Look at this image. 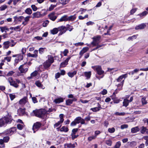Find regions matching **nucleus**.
I'll list each match as a JSON object with an SVG mask.
<instances>
[{
    "label": "nucleus",
    "instance_id": "69168bd1",
    "mask_svg": "<svg viewBox=\"0 0 148 148\" xmlns=\"http://www.w3.org/2000/svg\"><path fill=\"white\" fill-rule=\"evenodd\" d=\"M3 139L4 143H7L9 141L10 138L8 136L5 137H4Z\"/></svg>",
    "mask_w": 148,
    "mask_h": 148
},
{
    "label": "nucleus",
    "instance_id": "20e7f679",
    "mask_svg": "<svg viewBox=\"0 0 148 148\" xmlns=\"http://www.w3.org/2000/svg\"><path fill=\"white\" fill-rule=\"evenodd\" d=\"M92 68L96 71L97 74L99 75H104V71L102 70L101 67L99 66H92Z\"/></svg>",
    "mask_w": 148,
    "mask_h": 148
},
{
    "label": "nucleus",
    "instance_id": "f03ea898",
    "mask_svg": "<svg viewBox=\"0 0 148 148\" xmlns=\"http://www.w3.org/2000/svg\"><path fill=\"white\" fill-rule=\"evenodd\" d=\"M46 110L44 109H40L38 110H34L32 113L37 117L40 118L43 117L45 114L46 113Z\"/></svg>",
    "mask_w": 148,
    "mask_h": 148
},
{
    "label": "nucleus",
    "instance_id": "a211bd4d",
    "mask_svg": "<svg viewBox=\"0 0 148 148\" xmlns=\"http://www.w3.org/2000/svg\"><path fill=\"white\" fill-rule=\"evenodd\" d=\"M55 13L52 12L49 14L48 16L49 18L53 21H54L57 18V16L55 15Z\"/></svg>",
    "mask_w": 148,
    "mask_h": 148
},
{
    "label": "nucleus",
    "instance_id": "bb28decb",
    "mask_svg": "<svg viewBox=\"0 0 148 148\" xmlns=\"http://www.w3.org/2000/svg\"><path fill=\"white\" fill-rule=\"evenodd\" d=\"M10 42L9 41H8L4 42L3 43L4 49H7L10 46Z\"/></svg>",
    "mask_w": 148,
    "mask_h": 148
},
{
    "label": "nucleus",
    "instance_id": "338daca9",
    "mask_svg": "<svg viewBox=\"0 0 148 148\" xmlns=\"http://www.w3.org/2000/svg\"><path fill=\"white\" fill-rule=\"evenodd\" d=\"M128 125L127 124H123L121 125V129H123L125 128H127L128 127Z\"/></svg>",
    "mask_w": 148,
    "mask_h": 148
},
{
    "label": "nucleus",
    "instance_id": "4be33fe9",
    "mask_svg": "<svg viewBox=\"0 0 148 148\" xmlns=\"http://www.w3.org/2000/svg\"><path fill=\"white\" fill-rule=\"evenodd\" d=\"M101 108V105L98 103L97 107L91 108V110L94 112H96L99 111Z\"/></svg>",
    "mask_w": 148,
    "mask_h": 148
},
{
    "label": "nucleus",
    "instance_id": "72a5a7b5",
    "mask_svg": "<svg viewBox=\"0 0 148 148\" xmlns=\"http://www.w3.org/2000/svg\"><path fill=\"white\" fill-rule=\"evenodd\" d=\"M84 74L85 76L87 78V79H88L90 78V77L91 74V72H85Z\"/></svg>",
    "mask_w": 148,
    "mask_h": 148
},
{
    "label": "nucleus",
    "instance_id": "5701e85b",
    "mask_svg": "<svg viewBox=\"0 0 148 148\" xmlns=\"http://www.w3.org/2000/svg\"><path fill=\"white\" fill-rule=\"evenodd\" d=\"M89 49V48L88 47H85L83 48L81 50L79 53V55H81V56L83 55Z\"/></svg>",
    "mask_w": 148,
    "mask_h": 148
},
{
    "label": "nucleus",
    "instance_id": "a878e982",
    "mask_svg": "<svg viewBox=\"0 0 148 148\" xmlns=\"http://www.w3.org/2000/svg\"><path fill=\"white\" fill-rule=\"evenodd\" d=\"M148 14V12L147 11H144L142 13L139 14L137 15L138 16H139L141 18H143L144 16H145Z\"/></svg>",
    "mask_w": 148,
    "mask_h": 148
},
{
    "label": "nucleus",
    "instance_id": "c9c22d12",
    "mask_svg": "<svg viewBox=\"0 0 148 148\" xmlns=\"http://www.w3.org/2000/svg\"><path fill=\"white\" fill-rule=\"evenodd\" d=\"M25 11L26 13L28 15H30L32 13V11L29 8H27Z\"/></svg>",
    "mask_w": 148,
    "mask_h": 148
},
{
    "label": "nucleus",
    "instance_id": "6e6552de",
    "mask_svg": "<svg viewBox=\"0 0 148 148\" xmlns=\"http://www.w3.org/2000/svg\"><path fill=\"white\" fill-rule=\"evenodd\" d=\"M41 126V124L39 122H37L35 123L33 125L32 128L33 132L35 133L36 131L38 130Z\"/></svg>",
    "mask_w": 148,
    "mask_h": 148
},
{
    "label": "nucleus",
    "instance_id": "052dcab7",
    "mask_svg": "<svg viewBox=\"0 0 148 148\" xmlns=\"http://www.w3.org/2000/svg\"><path fill=\"white\" fill-rule=\"evenodd\" d=\"M96 138L95 136H92L89 137L88 138V140L89 141H91L92 140L95 139Z\"/></svg>",
    "mask_w": 148,
    "mask_h": 148
},
{
    "label": "nucleus",
    "instance_id": "2f4dec72",
    "mask_svg": "<svg viewBox=\"0 0 148 148\" xmlns=\"http://www.w3.org/2000/svg\"><path fill=\"white\" fill-rule=\"evenodd\" d=\"M59 21L60 22L68 21V16L66 15L64 16L61 17L59 19Z\"/></svg>",
    "mask_w": 148,
    "mask_h": 148
},
{
    "label": "nucleus",
    "instance_id": "2eb2a0df",
    "mask_svg": "<svg viewBox=\"0 0 148 148\" xmlns=\"http://www.w3.org/2000/svg\"><path fill=\"white\" fill-rule=\"evenodd\" d=\"M127 76V74H125L122 75L116 79V81L118 82H121L123 79H125V78Z\"/></svg>",
    "mask_w": 148,
    "mask_h": 148
},
{
    "label": "nucleus",
    "instance_id": "393cba45",
    "mask_svg": "<svg viewBox=\"0 0 148 148\" xmlns=\"http://www.w3.org/2000/svg\"><path fill=\"white\" fill-rule=\"evenodd\" d=\"M124 82V79L119 84L117 85V90H122Z\"/></svg>",
    "mask_w": 148,
    "mask_h": 148
},
{
    "label": "nucleus",
    "instance_id": "a18cd8bd",
    "mask_svg": "<svg viewBox=\"0 0 148 148\" xmlns=\"http://www.w3.org/2000/svg\"><path fill=\"white\" fill-rule=\"evenodd\" d=\"M10 85L13 86L16 88H17L18 86V85L15 82V81H13Z\"/></svg>",
    "mask_w": 148,
    "mask_h": 148
},
{
    "label": "nucleus",
    "instance_id": "ea45409f",
    "mask_svg": "<svg viewBox=\"0 0 148 148\" xmlns=\"http://www.w3.org/2000/svg\"><path fill=\"white\" fill-rule=\"evenodd\" d=\"M24 126V125L23 124H17V128L20 130H22Z\"/></svg>",
    "mask_w": 148,
    "mask_h": 148
},
{
    "label": "nucleus",
    "instance_id": "c85d7f7f",
    "mask_svg": "<svg viewBox=\"0 0 148 148\" xmlns=\"http://www.w3.org/2000/svg\"><path fill=\"white\" fill-rule=\"evenodd\" d=\"M27 102V98L24 97L22 99H21L19 101V103L20 104L23 105Z\"/></svg>",
    "mask_w": 148,
    "mask_h": 148
},
{
    "label": "nucleus",
    "instance_id": "37998d69",
    "mask_svg": "<svg viewBox=\"0 0 148 148\" xmlns=\"http://www.w3.org/2000/svg\"><path fill=\"white\" fill-rule=\"evenodd\" d=\"M66 28H67L66 30H67L70 32L73 29V27L69 25H66Z\"/></svg>",
    "mask_w": 148,
    "mask_h": 148
},
{
    "label": "nucleus",
    "instance_id": "e2e57ef3",
    "mask_svg": "<svg viewBox=\"0 0 148 148\" xmlns=\"http://www.w3.org/2000/svg\"><path fill=\"white\" fill-rule=\"evenodd\" d=\"M49 21H48L47 20L44 21L42 23L43 26L44 27H46L47 25L48 24Z\"/></svg>",
    "mask_w": 148,
    "mask_h": 148
},
{
    "label": "nucleus",
    "instance_id": "58836bf2",
    "mask_svg": "<svg viewBox=\"0 0 148 148\" xmlns=\"http://www.w3.org/2000/svg\"><path fill=\"white\" fill-rule=\"evenodd\" d=\"M76 18L75 15L71 16H68V20L72 21L74 20Z\"/></svg>",
    "mask_w": 148,
    "mask_h": 148
},
{
    "label": "nucleus",
    "instance_id": "0e129e2a",
    "mask_svg": "<svg viewBox=\"0 0 148 148\" xmlns=\"http://www.w3.org/2000/svg\"><path fill=\"white\" fill-rule=\"evenodd\" d=\"M9 96L11 100H12L15 98V95L14 94H10Z\"/></svg>",
    "mask_w": 148,
    "mask_h": 148
},
{
    "label": "nucleus",
    "instance_id": "7ed1b4c3",
    "mask_svg": "<svg viewBox=\"0 0 148 148\" xmlns=\"http://www.w3.org/2000/svg\"><path fill=\"white\" fill-rule=\"evenodd\" d=\"M48 59L44 64V67L46 69L49 67L53 62V58L51 56H48Z\"/></svg>",
    "mask_w": 148,
    "mask_h": 148
},
{
    "label": "nucleus",
    "instance_id": "4468645a",
    "mask_svg": "<svg viewBox=\"0 0 148 148\" xmlns=\"http://www.w3.org/2000/svg\"><path fill=\"white\" fill-rule=\"evenodd\" d=\"M14 22L16 24H17L18 22L21 21L24 18V17L22 16H15L14 17Z\"/></svg>",
    "mask_w": 148,
    "mask_h": 148
},
{
    "label": "nucleus",
    "instance_id": "f8f14e48",
    "mask_svg": "<svg viewBox=\"0 0 148 148\" xmlns=\"http://www.w3.org/2000/svg\"><path fill=\"white\" fill-rule=\"evenodd\" d=\"M16 127H13L7 130V134L8 135H11L16 132Z\"/></svg>",
    "mask_w": 148,
    "mask_h": 148
},
{
    "label": "nucleus",
    "instance_id": "7c9ffc66",
    "mask_svg": "<svg viewBox=\"0 0 148 148\" xmlns=\"http://www.w3.org/2000/svg\"><path fill=\"white\" fill-rule=\"evenodd\" d=\"M69 1V0H60V3L64 6L68 3Z\"/></svg>",
    "mask_w": 148,
    "mask_h": 148
},
{
    "label": "nucleus",
    "instance_id": "423d86ee",
    "mask_svg": "<svg viewBox=\"0 0 148 148\" xmlns=\"http://www.w3.org/2000/svg\"><path fill=\"white\" fill-rule=\"evenodd\" d=\"M100 36H99L93 37V41L91 42V44H92L93 46H96L100 42Z\"/></svg>",
    "mask_w": 148,
    "mask_h": 148
},
{
    "label": "nucleus",
    "instance_id": "8fccbe9b",
    "mask_svg": "<svg viewBox=\"0 0 148 148\" xmlns=\"http://www.w3.org/2000/svg\"><path fill=\"white\" fill-rule=\"evenodd\" d=\"M88 15L87 14H86L84 16H78V18L80 20H83L85 19L86 18H88Z\"/></svg>",
    "mask_w": 148,
    "mask_h": 148
},
{
    "label": "nucleus",
    "instance_id": "473e14b6",
    "mask_svg": "<svg viewBox=\"0 0 148 148\" xmlns=\"http://www.w3.org/2000/svg\"><path fill=\"white\" fill-rule=\"evenodd\" d=\"M129 103V100L127 99H125L123 102V106L126 107L128 106Z\"/></svg>",
    "mask_w": 148,
    "mask_h": 148
},
{
    "label": "nucleus",
    "instance_id": "b1692460",
    "mask_svg": "<svg viewBox=\"0 0 148 148\" xmlns=\"http://www.w3.org/2000/svg\"><path fill=\"white\" fill-rule=\"evenodd\" d=\"M140 129L138 126L132 128L131 129V132L132 133H137L139 131Z\"/></svg>",
    "mask_w": 148,
    "mask_h": 148
},
{
    "label": "nucleus",
    "instance_id": "09e8293b",
    "mask_svg": "<svg viewBox=\"0 0 148 148\" xmlns=\"http://www.w3.org/2000/svg\"><path fill=\"white\" fill-rule=\"evenodd\" d=\"M87 11L86 9H84L83 8H81L79 12H80V14H82L84 13Z\"/></svg>",
    "mask_w": 148,
    "mask_h": 148
},
{
    "label": "nucleus",
    "instance_id": "dca6fc26",
    "mask_svg": "<svg viewBox=\"0 0 148 148\" xmlns=\"http://www.w3.org/2000/svg\"><path fill=\"white\" fill-rule=\"evenodd\" d=\"M140 132L142 134H145V132L148 134V129L144 126H142L140 128Z\"/></svg>",
    "mask_w": 148,
    "mask_h": 148
},
{
    "label": "nucleus",
    "instance_id": "0eeeda50",
    "mask_svg": "<svg viewBox=\"0 0 148 148\" xmlns=\"http://www.w3.org/2000/svg\"><path fill=\"white\" fill-rule=\"evenodd\" d=\"M28 67L25 65H21L18 68L19 70L21 73H23L26 72L28 70Z\"/></svg>",
    "mask_w": 148,
    "mask_h": 148
},
{
    "label": "nucleus",
    "instance_id": "774afa93",
    "mask_svg": "<svg viewBox=\"0 0 148 148\" xmlns=\"http://www.w3.org/2000/svg\"><path fill=\"white\" fill-rule=\"evenodd\" d=\"M7 8V6L5 5H3L0 8V10L1 11L4 10Z\"/></svg>",
    "mask_w": 148,
    "mask_h": 148
},
{
    "label": "nucleus",
    "instance_id": "3c124183",
    "mask_svg": "<svg viewBox=\"0 0 148 148\" xmlns=\"http://www.w3.org/2000/svg\"><path fill=\"white\" fill-rule=\"evenodd\" d=\"M121 145L120 142H117L114 147V148H119Z\"/></svg>",
    "mask_w": 148,
    "mask_h": 148
},
{
    "label": "nucleus",
    "instance_id": "a19ab883",
    "mask_svg": "<svg viewBox=\"0 0 148 148\" xmlns=\"http://www.w3.org/2000/svg\"><path fill=\"white\" fill-rule=\"evenodd\" d=\"M11 59V57H6L4 58V59L2 60V62H4L5 60H6L8 62H9L10 61Z\"/></svg>",
    "mask_w": 148,
    "mask_h": 148
},
{
    "label": "nucleus",
    "instance_id": "de8ad7c7",
    "mask_svg": "<svg viewBox=\"0 0 148 148\" xmlns=\"http://www.w3.org/2000/svg\"><path fill=\"white\" fill-rule=\"evenodd\" d=\"M57 5V4L56 5H53V4L51 5L50 6L49 8V10L50 11H51L53 10V9L56 7Z\"/></svg>",
    "mask_w": 148,
    "mask_h": 148
},
{
    "label": "nucleus",
    "instance_id": "603ef678",
    "mask_svg": "<svg viewBox=\"0 0 148 148\" xmlns=\"http://www.w3.org/2000/svg\"><path fill=\"white\" fill-rule=\"evenodd\" d=\"M106 144L109 146H111L112 144V142L110 140H107L106 141Z\"/></svg>",
    "mask_w": 148,
    "mask_h": 148
},
{
    "label": "nucleus",
    "instance_id": "864d4df0",
    "mask_svg": "<svg viewBox=\"0 0 148 148\" xmlns=\"http://www.w3.org/2000/svg\"><path fill=\"white\" fill-rule=\"evenodd\" d=\"M136 35H134L132 36L129 37L127 39V40L130 41V40H132L134 39H135L136 38Z\"/></svg>",
    "mask_w": 148,
    "mask_h": 148
},
{
    "label": "nucleus",
    "instance_id": "9d476101",
    "mask_svg": "<svg viewBox=\"0 0 148 148\" xmlns=\"http://www.w3.org/2000/svg\"><path fill=\"white\" fill-rule=\"evenodd\" d=\"M58 31L60 32L59 35H61L62 34L64 33L66 31V27L62 26L58 27Z\"/></svg>",
    "mask_w": 148,
    "mask_h": 148
},
{
    "label": "nucleus",
    "instance_id": "49530a36",
    "mask_svg": "<svg viewBox=\"0 0 148 148\" xmlns=\"http://www.w3.org/2000/svg\"><path fill=\"white\" fill-rule=\"evenodd\" d=\"M73 103L72 99H68L66 101V103L67 105H70Z\"/></svg>",
    "mask_w": 148,
    "mask_h": 148
},
{
    "label": "nucleus",
    "instance_id": "39448f33",
    "mask_svg": "<svg viewBox=\"0 0 148 148\" xmlns=\"http://www.w3.org/2000/svg\"><path fill=\"white\" fill-rule=\"evenodd\" d=\"M47 14V12H45L43 14H41V12H37L33 13L32 14L33 18H39Z\"/></svg>",
    "mask_w": 148,
    "mask_h": 148
},
{
    "label": "nucleus",
    "instance_id": "9b49d317",
    "mask_svg": "<svg viewBox=\"0 0 148 148\" xmlns=\"http://www.w3.org/2000/svg\"><path fill=\"white\" fill-rule=\"evenodd\" d=\"M75 145H77L76 143L73 144L71 143H67L64 144V146L65 148H74L75 147Z\"/></svg>",
    "mask_w": 148,
    "mask_h": 148
},
{
    "label": "nucleus",
    "instance_id": "aec40b11",
    "mask_svg": "<svg viewBox=\"0 0 148 148\" xmlns=\"http://www.w3.org/2000/svg\"><path fill=\"white\" fill-rule=\"evenodd\" d=\"M146 26L145 23H142L135 27L136 29H142L145 28Z\"/></svg>",
    "mask_w": 148,
    "mask_h": 148
},
{
    "label": "nucleus",
    "instance_id": "79ce46f5",
    "mask_svg": "<svg viewBox=\"0 0 148 148\" xmlns=\"http://www.w3.org/2000/svg\"><path fill=\"white\" fill-rule=\"evenodd\" d=\"M146 99V98L145 97H143L142 98L141 101L143 105H145L147 104V102Z\"/></svg>",
    "mask_w": 148,
    "mask_h": 148
},
{
    "label": "nucleus",
    "instance_id": "4c0bfd02",
    "mask_svg": "<svg viewBox=\"0 0 148 148\" xmlns=\"http://www.w3.org/2000/svg\"><path fill=\"white\" fill-rule=\"evenodd\" d=\"M47 75L46 73H43L41 75V78L42 79V81L45 79H47Z\"/></svg>",
    "mask_w": 148,
    "mask_h": 148
},
{
    "label": "nucleus",
    "instance_id": "c756f323",
    "mask_svg": "<svg viewBox=\"0 0 148 148\" xmlns=\"http://www.w3.org/2000/svg\"><path fill=\"white\" fill-rule=\"evenodd\" d=\"M76 71H74L73 72H69L67 74L69 77H72L76 74Z\"/></svg>",
    "mask_w": 148,
    "mask_h": 148
},
{
    "label": "nucleus",
    "instance_id": "cd10ccee",
    "mask_svg": "<svg viewBox=\"0 0 148 148\" xmlns=\"http://www.w3.org/2000/svg\"><path fill=\"white\" fill-rule=\"evenodd\" d=\"M63 101V99L62 98H59L55 99L54 102L56 103H59Z\"/></svg>",
    "mask_w": 148,
    "mask_h": 148
},
{
    "label": "nucleus",
    "instance_id": "680f3d73",
    "mask_svg": "<svg viewBox=\"0 0 148 148\" xmlns=\"http://www.w3.org/2000/svg\"><path fill=\"white\" fill-rule=\"evenodd\" d=\"M69 50L66 49H65L63 52H62L64 56H66L69 53Z\"/></svg>",
    "mask_w": 148,
    "mask_h": 148
},
{
    "label": "nucleus",
    "instance_id": "4d7b16f0",
    "mask_svg": "<svg viewBox=\"0 0 148 148\" xmlns=\"http://www.w3.org/2000/svg\"><path fill=\"white\" fill-rule=\"evenodd\" d=\"M31 8L34 11H36L38 9L37 8L35 5H31Z\"/></svg>",
    "mask_w": 148,
    "mask_h": 148
},
{
    "label": "nucleus",
    "instance_id": "6ab92c4d",
    "mask_svg": "<svg viewBox=\"0 0 148 148\" xmlns=\"http://www.w3.org/2000/svg\"><path fill=\"white\" fill-rule=\"evenodd\" d=\"M35 84L38 87L40 88L43 89L45 88V87L41 84V82L39 81H37L35 82Z\"/></svg>",
    "mask_w": 148,
    "mask_h": 148
},
{
    "label": "nucleus",
    "instance_id": "5fc2aeb1",
    "mask_svg": "<svg viewBox=\"0 0 148 148\" xmlns=\"http://www.w3.org/2000/svg\"><path fill=\"white\" fill-rule=\"evenodd\" d=\"M115 114L116 115L123 116L125 115V113L124 112H115Z\"/></svg>",
    "mask_w": 148,
    "mask_h": 148
},
{
    "label": "nucleus",
    "instance_id": "f704fd0d",
    "mask_svg": "<svg viewBox=\"0 0 148 148\" xmlns=\"http://www.w3.org/2000/svg\"><path fill=\"white\" fill-rule=\"evenodd\" d=\"M58 31V29L57 28H54L53 29L51 30L50 32L51 33L53 34H55L57 33Z\"/></svg>",
    "mask_w": 148,
    "mask_h": 148
},
{
    "label": "nucleus",
    "instance_id": "412c9836",
    "mask_svg": "<svg viewBox=\"0 0 148 148\" xmlns=\"http://www.w3.org/2000/svg\"><path fill=\"white\" fill-rule=\"evenodd\" d=\"M18 58H16L15 60V61L16 63H18L19 61L22 60L23 58V54H18Z\"/></svg>",
    "mask_w": 148,
    "mask_h": 148
},
{
    "label": "nucleus",
    "instance_id": "f3484780",
    "mask_svg": "<svg viewBox=\"0 0 148 148\" xmlns=\"http://www.w3.org/2000/svg\"><path fill=\"white\" fill-rule=\"evenodd\" d=\"M38 73V72L37 71H34L31 74L30 76L27 77V79L29 80L33 79L34 77L36 76L37 75Z\"/></svg>",
    "mask_w": 148,
    "mask_h": 148
},
{
    "label": "nucleus",
    "instance_id": "c03bdc74",
    "mask_svg": "<svg viewBox=\"0 0 148 148\" xmlns=\"http://www.w3.org/2000/svg\"><path fill=\"white\" fill-rule=\"evenodd\" d=\"M63 122H60V121L54 125V127H60L61 126V124Z\"/></svg>",
    "mask_w": 148,
    "mask_h": 148
},
{
    "label": "nucleus",
    "instance_id": "ddd939ff",
    "mask_svg": "<svg viewBox=\"0 0 148 148\" xmlns=\"http://www.w3.org/2000/svg\"><path fill=\"white\" fill-rule=\"evenodd\" d=\"M71 58V57H69L66 58L64 62L60 64V67L62 68L65 67L68 64V62Z\"/></svg>",
    "mask_w": 148,
    "mask_h": 148
},
{
    "label": "nucleus",
    "instance_id": "e433bc0d",
    "mask_svg": "<svg viewBox=\"0 0 148 148\" xmlns=\"http://www.w3.org/2000/svg\"><path fill=\"white\" fill-rule=\"evenodd\" d=\"M68 128L64 126H63L60 129V131L61 132H67L68 131Z\"/></svg>",
    "mask_w": 148,
    "mask_h": 148
},
{
    "label": "nucleus",
    "instance_id": "1a4fd4ad",
    "mask_svg": "<svg viewBox=\"0 0 148 148\" xmlns=\"http://www.w3.org/2000/svg\"><path fill=\"white\" fill-rule=\"evenodd\" d=\"M81 119V117L80 116L77 117L71 123L70 125L71 126L75 125L76 124H78L80 123V120Z\"/></svg>",
    "mask_w": 148,
    "mask_h": 148
},
{
    "label": "nucleus",
    "instance_id": "f257e3e1",
    "mask_svg": "<svg viewBox=\"0 0 148 148\" xmlns=\"http://www.w3.org/2000/svg\"><path fill=\"white\" fill-rule=\"evenodd\" d=\"M12 120L11 115L8 114L5 117L0 119V127L3 126L7 123H10Z\"/></svg>",
    "mask_w": 148,
    "mask_h": 148
},
{
    "label": "nucleus",
    "instance_id": "bf43d9fd",
    "mask_svg": "<svg viewBox=\"0 0 148 148\" xmlns=\"http://www.w3.org/2000/svg\"><path fill=\"white\" fill-rule=\"evenodd\" d=\"M108 132L110 133H113L115 131V129L114 127L112 128H109L108 129Z\"/></svg>",
    "mask_w": 148,
    "mask_h": 148
},
{
    "label": "nucleus",
    "instance_id": "13d9d810",
    "mask_svg": "<svg viewBox=\"0 0 148 148\" xmlns=\"http://www.w3.org/2000/svg\"><path fill=\"white\" fill-rule=\"evenodd\" d=\"M0 28L2 32H3L6 30H8V29L6 27H0Z\"/></svg>",
    "mask_w": 148,
    "mask_h": 148
},
{
    "label": "nucleus",
    "instance_id": "6e6d98bb",
    "mask_svg": "<svg viewBox=\"0 0 148 148\" xmlns=\"http://www.w3.org/2000/svg\"><path fill=\"white\" fill-rule=\"evenodd\" d=\"M45 48H40L39 49V53L40 54H42L43 53V52L44 51L45 49Z\"/></svg>",
    "mask_w": 148,
    "mask_h": 148
}]
</instances>
